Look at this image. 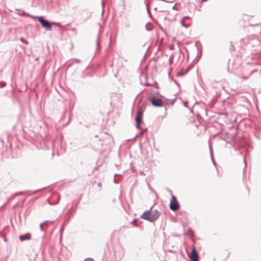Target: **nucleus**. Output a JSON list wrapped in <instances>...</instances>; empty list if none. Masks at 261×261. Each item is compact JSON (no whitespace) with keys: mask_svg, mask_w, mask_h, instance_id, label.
Masks as SVG:
<instances>
[{"mask_svg":"<svg viewBox=\"0 0 261 261\" xmlns=\"http://www.w3.org/2000/svg\"><path fill=\"white\" fill-rule=\"evenodd\" d=\"M97 45H99V41L98 39H97Z\"/></svg>","mask_w":261,"mask_h":261,"instance_id":"29","label":"nucleus"},{"mask_svg":"<svg viewBox=\"0 0 261 261\" xmlns=\"http://www.w3.org/2000/svg\"><path fill=\"white\" fill-rule=\"evenodd\" d=\"M177 97H175L173 99L171 100V103H173L176 100Z\"/></svg>","mask_w":261,"mask_h":261,"instance_id":"21","label":"nucleus"},{"mask_svg":"<svg viewBox=\"0 0 261 261\" xmlns=\"http://www.w3.org/2000/svg\"><path fill=\"white\" fill-rule=\"evenodd\" d=\"M177 85L179 87V85L178 83H176Z\"/></svg>","mask_w":261,"mask_h":261,"instance_id":"38","label":"nucleus"},{"mask_svg":"<svg viewBox=\"0 0 261 261\" xmlns=\"http://www.w3.org/2000/svg\"><path fill=\"white\" fill-rule=\"evenodd\" d=\"M51 224H46V225H44V227L45 228V227H47L49 225H50Z\"/></svg>","mask_w":261,"mask_h":261,"instance_id":"28","label":"nucleus"},{"mask_svg":"<svg viewBox=\"0 0 261 261\" xmlns=\"http://www.w3.org/2000/svg\"><path fill=\"white\" fill-rule=\"evenodd\" d=\"M150 101L152 106L156 107H162L163 105L162 100L156 97L155 96H151L150 98Z\"/></svg>","mask_w":261,"mask_h":261,"instance_id":"4","label":"nucleus"},{"mask_svg":"<svg viewBox=\"0 0 261 261\" xmlns=\"http://www.w3.org/2000/svg\"><path fill=\"white\" fill-rule=\"evenodd\" d=\"M182 102H183V104H184V106L185 107L188 108V106H187L188 102L187 101H185V102H183L182 101Z\"/></svg>","mask_w":261,"mask_h":261,"instance_id":"22","label":"nucleus"},{"mask_svg":"<svg viewBox=\"0 0 261 261\" xmlns=\"http://www.w3.org/2000/svg\"><path fill=\"white\" fill-rule=\"evenodd\" d=\"M189 257L191 261H198V254L194 247L192 248Z\"/></svg>","mask_w":261,"mask_h":261,"instance_id":"5","label":"nucleus"},{"mask_svg":"<svg viewBox=\"0 0 261 261\" xmlns=\"http://www.w3.org/2000/svg\"><path fill=\"white\" fill-rule=\"evenodd\" d=\"M175 5H174V6L172 7V9H175Z\"/></svg>","mask_w":261,"mask_h":261,"instance_id":"33","label":"nucleus"},{"mask_svg":"<svg viewBox=\"0 0 261 261\" xmlns=\"http://www.w3.org/2000/svg\"><path fill=\"white\" fill-rule=\"evenodd\" d=\"M98 187H100V186H101V183H100V182H99V183H98Z\"/></svg>","mask_w":261,"mask_h":261,"instance_id":"31","label":"nucleus"},{"mask_svg":"<svg viewBox=\"0 0 261 261\" xmlns=\"http://www.w3.org/2000/svg\"><path fill=\"white\" fill-rule=\"evenodd\" d=\"M207 1V0H202V1H203V2H206V1Z\"/></svg>","mask_w":261,"mask_h":261,"instance_id":"37","label":"nucleus"},{"mask_svg":"<svg viewBox=\"0 0 261 261\" xmlns=\"http://www.w3.org/2000/svg\"><path fill=\"white\" fill-rule=\"evenodd\" d=\"M143 116V111L141 108L138 110L137 115L135 117V121L136 122V127L138 129H141L140 124L142 122V118Z\"/></svg>","mask_w":261,"mask_h":261,"instance_id":"3","label":"nucleus"},{"mask_svg":"<svg viewBox=\"0 0 261 261\" xmlns=\"http://www.w3.org/2000/svg\"><path fill=\"white\" fill-rule=\"evenodd\" d=\"M54 222V221L47 220V221H45L44 222L40 224V229L41 231L44 232V234L43 235V238L44 237L45 233V228L44 225L48 224H53Z\"/></svg>","mask_w":261,"mask_h":261,"instance_id":"8","label":"nucleus"},{"mask_svg":"<svg viewBox=\"0 0 261 261\" xmlns=\"http://www.w3.org/2000/svg\"><path fill=\"white\" fill-rule=\"evenodd\" d=\"M136 221H137V219H135L132 221V223L134 225H135V226H137V225L135 224V222H136Z\"/></svg>","mask_w":261,"mask_h":261,"instance_id":"23","label":"nucleus"},{"mask_svg":"<svg viewBox=\"0 0 261 261\" xmlns=\"http://www.w3.org/2000/svg\"><path fill=\"white\" fill-rule=\"evenodd\" d=\"M84 261H94L92 258H87Z\"/></svg>","mask_w":261,"mask_h":261,"instance_id":"18","label":"nucleus"},{"mask_svg":"<svg viewBox=\"0 0 261 261\" xmlns=\"http://www.w3.org/2000/svg\"><path fill=\"white\" fill-rule=\"evenodd\" d=\"M42 245H43V246L45 245V244H44L43 242H42Z\"/></svg>","mask_w":261,"mask_h":261,"instance_id":"39","label":"nucleus"},{"mask_svg":"<svg viewBox=\"0 0 261 261\" xmlns=\"http://www.w3.org/2000/svg\"><path fill=\"white\" fill-rule=\"evenodd\" d=\"M169 61V63L170 64H171L172 63V59L171 57L170 58Z\"/></svg>","mask_w":261,"mask_h":261,"instance_id":"25","label":"nucleus"},{"mask_svg":"<svg viewBox=\"0 0 261 261\" xmlns=\"http://www.w3.org/2000/svg\"><path fill=\"white\" fill-rule=\"evenodd\" d=\"M210 152H211V159H212V162H213V164L216 166V163L215 162V161L212 156V151H211V149H210Z\"/></svg>","mask_w":261,"mask_h":261,"instance_id":"16","label":"nucleus"},{"mask_svg":"<svg viewBox=\"0 0 261 261\" xmlns=\"http://www.w3.org/2000/svg\"><path fill=\"white\" fill-rule=\"evenodd\" d=\"M74 60L75 61V62L77 63H81V60H79V59H74Z\"/></svg>","mask_w":261,"mask_h":261,"instance_id":"19","label":"nucleus"},{"mask_svg":"<svg viewBox=\"0 0 261 261\" xmlns=\"http://www.w3.org/2000/svg\"><path fill=\"white\" fill-rule=\"evenodd\" d=\"M31 239V236L30 233H27L24 235H20L19 236V240L20 241L23 242L25 240H30Z\"/></svg>","mask_w":261,"mask_h":261,"instance_id":"9","label":"nucleus"},{"mask_svg":"<svg viewBox=\"0 0 261 261\" xmlns=\"http://www.w3.org/2000/svg\"><path fill=\"white\" fill-rule=\"evenodd\" d=\"M114 182L115 183H117V180L116 179V178H114Z\"/></svg>","mask_w":261,"mask_h":261,"instance_id":"30","label":"nucleus"},{"mask_svg":"<svg viewBox=\"0 0 261 261\" xmlns=\"http://www.w3.org/2000/svg\"><path fill=\"white\" fill-rule=\"evenodd\" d=\"M20 41H21V42H24V39L23 38H20ZM25 42L28 43V42H27V41H25Z\"/></svg>","mask_w":261,"mask_h":261,"instance_id":"24","label":"nucleus"},{"mask_svg":"<svg viewBox=\"0 0 261 261\" xmlns=\"http://www.w3.org/2000/svg\"><path fill=\"white\" fill-rule=\"evenodd\" d=\"M37 191H34V192H32V194H34V193H35Z\"/></svg>","mask_w":261,"mask_h":261,"instance_id":"35","label":"nucleus"},{"mask_svg":"<svg viewBox=\"0 0 261 261\" xmlns=\"http://www.w3.org/2000/svg\"><path fill=\"white\" fill-rule=\"evenodd\" d=\"M6 86V83L5 82H0V88H3Z\"/></svg>","mask_w":261,"mask_h":261,"instance_id":"13","label":"nucleus"},{"mask_svg":"<svg viewBox=\"0 0 261 261\" xmlns=\"http://www.w3.org/2000/svg\"><path fill=\"white\" fill-rule=\"evenodd\" d=\"M118 175V174H115V176H117V175Z\"/></svg>","mask_w":261,"mask_h":261,"instance_id":"40","label":"nucleus"},{"mask_svg":"<svg viewBox=\"0 0 261 261\" xmlns=\"http://www.w3.org/2000/svg\"><path fill=\"white\" fill-rule=\"evenodd\" d=\"M146 10H147V13H148V15L150 16H151V13H150V11L149 10V7H148V5L147 4H146Z\"/></svg>","mask_w":261,"mask_h":261,"instance_id":"14","label":"nucleus"},{"mask_svg":"<svg viewBox=\"0 0 261 261\" xmlns=\"http://www.w3.org/2000/svg\"><path fill=\"white\" fill-rule=\"evenodd\" d=\"M141 219L151 222L150 211H145L140 216Z\"/></svg>","mask_w":261,"mask_h":261,"instance_id":"7","label":"nucleus"},{"mask_svg":"<svg viewBox=\"0 0 261 261\" xmlns=\"http://www.w3.org/2000/svg\"><path fill=\"white\" fill-rule=\"evenodd\" d=\"M183 18L185 20L186 19L190 18V17L189 16H185Z\"/></svg>","mask_w":261,"mask_h":261,"instance_id":"27","label":"nucleus"},{"mask_svg":"<svg viewBox=\"0 0 261 261\" xmlns=\"http://www.w3.org/2000/svg\"><path fill=\"white\" fill-rule=\"evenodd\" d=\"M101 5H102V7L103 8V1H102V2H101Z\"/></svg>","mask_w":261,"mask_h":261,"instance_id":"32","label":"nucleus"},{"mask_svg":"<svg viewBox=\"0 0 261 261\" xmlns=\"http://www.w3.org/2000/svg\"><path fill=\"white\" fill-rule=\"evenodd\" d=\"M184 21L185 19L184 18L181 20V24L184 27L188 28L191 25V23H186L184 22Z\"/></svg>","mask_w":261,"mask_h":261,"instance_id":"12","label":"nucleus"},{"mask_svg":"<svg viewBox=\"0 0 261 261\" xmlns=\"http://www.w3.org/2000/svg\"><path fill=\"white\" fill-rule=\"evenodd\" d=\"M244 162L245 164L246 165V162H245V156H244Z\"/></svg>","mask_w":261,"mask_h":261,"instance_id":"34","label":"nucleus"},{"mask_svg":"<svg viewBox=\"0 0 261 261\" xmlns=\"http://www.w3.org/2000/svg\"><path fill=\"white\" fill-rule=\"evenodd\" d=\"M185 74L183 72H179L178 73H177V76H183Z\"/></svg>","mask_w":261,"mask_h":261,"instance_id":"17","label":"nucleus"},{"mask_svg":"<svg viewBox=\"0 0 261 261\" xmlns=\"http://www.w3.org/2000/svg\"><path fill=\"white\" fill-rule=\"evenodd\" d=\"M143 132H144V130H142L141 132H140V133H139V134L137 135L136 136V137H139V136H141V135H142L143 134Z\"/></svg>","mask_w":261,"mask_h":261,"instance_id":"20","label":"nucleus"},{"mask_svg":"<svg viewBox=\"0 0 261 261\" xmlns=\"http://www.w3.org/2000/svg\"><path fill=\"white\" fill-rule=\"evenodd\" d=\"M39 22L43 28H44L46 31L52 30L53 24H58L59 23H56L54 22H50L48 20L44 18L42 16L37 17Z\"/></svg>","mask_w":261,"mask_h":261,"instance_id":"1","label":"nucleus"},{"mask_svg":"<svg viewBox=\"0 0 261 261\" xmlns=\"http://www.w3.org/2000/svg\"><path fill=\"white\" fill-rule=\"evenodd\" d=\"M179 204L177 202L176 197L172 195L169 205L170 209L173 211H176L179 208Z\"/></svg>","mask_w":261,"mask_h":261,"instance_id":"2","label":"nucleus"},{"mask_svg":"<svg viewBox=\"0 0 261 261\" xmlns=\"http://www.w3.org/2000/svg\"><path fill=\"white\" fill-rule=\"evenodd\" d=\"M103 13H104V10H103V9H102V14H103Z\"/></svg>","mask_w":261,"mask_h":261,"instance_id":"36","label":"nucleus"},{"mask_svg":"<svg viewBox=\"0 0 261 261\" xmlns=\"http://www.w3.org/2000/svg\"><path fill=\"white\" fill-rule=\"evenodd\" d=\"M160 215V213L156 210H154L152 213L150 212L151 222H153L158 219Z\"/></svg>","mask_w":261,"mask_h":261,"instance_id":"6","label":"nucleus"},{"mask_svg":"<svg viewBox=\"0 0 261 261\" xmlns=\"http://www.w3.org/2000/svg\"><path fill=\"white\" fill-rule=\"evenodd\" d=\"M146 29L148 31H150L151 30V29H149L148 28L147 25H146Z\"/></svg>","mask_w":261,"mask_h":261,"instance_id":"26","label":"nucleus"},{"mask_svg":"<svg viewBox=\"0 0 261 261\" xmlns=\"http://www.w3.org/2000/svg\"><path fill=\"white\" fill-rule=\"evenodd\" d=\"M64 223H63L62 226L61 227V228L60 230L61 236H62V233L64 230Z\"/></svg>","mask_w":261,"mask_h":261,"instance_id":"15","label":"nucleus"},{"mask_svg":"<svg viewBox=\"0 0 261 261\" xmlns=\"http://www.w3.org/2000/svg\"><path fill=\"white\" fill-rule=\"evenodd\" d=\"M257 69L253 70L249 73V74L248 76H242L241 77V78L242 79H244V80H247L251 75H252V74L253 73L257 72Z\"/></svg>","mask_w":261,"mask_h":261,"instance_id":"11","label":"nucleus"},{"mask_svg":"<svg viewBox=\"0 0 261 261\" xmlns=\"http://www.w3.org/2000/svg\"><path fill=\"white\" fill-rule=\"evenodd\" d=\"M16 10L18 12V15L21 16H30V14L28 13H26L23 11H21L19 9H16Z\"/></svg>","mask_w":261,"mask_h":261,"instance_id":"10","label":"nucleus"}]
</instances>
